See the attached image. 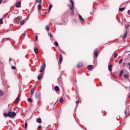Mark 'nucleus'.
Masks as SVG:
<instances>
[{
  "instance_id": "nucleus-29",
  "label": "nucleus",
  "mask_w": 130,
  "mask_h": 130,
  "mask_svg": "<svg viewBox=\"0 0 130 130\" xmlns=\"http://www.w3.org/2000/svg\"><path fill=\"white\" fill-rule=\"evenodd\" d=\"M3 18L0 19V24H4V21H3Z\"/></svg>"
},
{
  "instance_id": "nucleus-1",
  "label": "nucleus",
  "mask_w": 130,
  "mask_h": 130,
  "mask_svg": "<svg viewBox=\"0 0 130 130\" xmlns=\"http://www.w3.org/2000/svg\"><path fill=\"white\" fill-rule=\"evenodd\" d=\"M16 114L15 112L9 111L8 113H4V116H5V117H10V118H13V117L16 116Z\"/></svg>"
},
{
  "instance_id": "nucleus-13",
  "label": "nucleus",
  "mask_w": 130,
  "mask_h": 130,
  "mask_svg": "<svg viewBox=\"0 0 130 130\" xmlns=\"http://www.w3.org/2000/svg\"><path fill=\"white\" fill-rule=\"evenodd\" d=\"M108 70H109V72H111V71H112V64L109 65Z\"/></svg>"
},
{
  "instance_id": "nucleus-22",
  "label": "nucleus",
  "mask_w": 130,
  "mask_h": 130,
  "mask_svg": "<svg viewBox=\"0 0 130 130\" xmlns=\"http://www.w3.org/2000/svg\"><path fill=\"white\" fill-rule=\"evenodd\" d=\"M124 78H125V79H128L129 77H128V75L127 74H126V75H124L123 76Z\"/></svg>"
},
{
  "instance_id": "nucleus-31",
  "label": "nucleus",
  "mask_w": 130,
  "mask_h": 130,
  "mask_svg": "<svg viewBox=\"0 0 130 130\" xmlns=\"http://www.w3.org/2000/svg\"><path fill=\"white\" fill-rule=\"evenodd\" d=\"M46 30L47 31H48L49 30V26H48V25L46 26Z\"/></svg>"
},
{
  "instance_id": "nucleus-21",
  "label": "nucleus",
  "mask_w": 130,
  "mask_h": 130,
  "mask_svg": "<svg viewBox=\"0 0 130 130\" xmlns=\"http://www.w3.org/2000/svg\"><path fill=\"white\" fill-rule=\"evenodd\" d=\"M27 101H28V102H30V103L33 102V100L31 98L27 99Z\"/></svg>"
},
{
  "instance_id": "nucleus-46",
  "label": "nucleus",
  "mask_w": 130,
  "mask_h": 130,
  "mask_svg": "<svg viewBox=\"0 0 130 130\" xmlns=\"http://www.w3.org/2000/svg\"><path fill=\"white\" fill-rule=\"evenodd\" d=\"M6 39H7V40H11V39H10V38H6Z\"/></svg>"
},
{
  "instance_id": "nucleus-33",
  "label": "nucleus",
  "mask_w": 130,
  "mask_h": 130,
  "mask_svg": "<svg viewBox=\"0 0 130 130\" xmlns=\"http://www.w3.org/2000/svg\"><path fill=\"white\" fill-rule=\"evenodd\" d=\"M27 127H28V124L27 123V122H25V128L26 129Z\"/></svg>"
},
{
  "instance_id": "nucleus-45",
  "label": "nucleus",
  "mask_w": 130,
  "mask_h": 130,
  "mask_svg": "<svg viewBox=\"0 0 130 130\" xmlns=\"http://www.w3.org/2000/svg\"><path fill=\"white\" fill-rule=\"evenodd\" d=\"M129 13H130V10H128V11H127L128 15H129Z\"/></svg>"
},
{
  "instance_id": "nucleus-36",
  "label": "nucleus",
  "mask_w": 130,
  "mask_h": 130,
  "mask_svg": "<svg viewBox=\"0 0 130 130\" xmlns=\"http://www.w3.org/2000/svg\"><path fill=\"white\" fill-rule=\"evenodd\" d=\"M42 0H37V3H40V4H41L42 3Z\"/></svg>"
},
{
  "instance_id": "nucleus-5",
  "label": "nucleus",
  "mask_w": 130,
  "mask_h": 130,
  "mask_svg": "<svg viewBox=\"0 0 130 130\" xmlns=\"http://www.w3.org/2000/svg\"><path fill=\"white\" fill-rule=\"evenodd\" d=\"M97 52H98V49H95L94 51V55L95 57H98V55H97Z\"/></svg>"
},
{
  "instance_id": "nucleus-53",
  "label": "nucleus",
  "mask_w": 130,
  "mask_h": 130,
  "mask_svg": "<svg viewBox=\"0 0 130 130\" xmlns=\"http://www.w3.org/2000/svg\"><path fill=\"white\" fill-rule=\"evenodd\" d=\"M58 80H59V78H58Z\"/></svg>"
},
{
  "instance_id": "nucleus-44",
  "label": "nucleus",
  "mask_w": 130,
  "mask_h": 130,
  "mask_svg": "<svg viewBox=\"0 0 130 130\" xmlns=\"http://www.w3.org/2000/svg\"><path fill=\"white\" fill-rule=\"evenodd\" d=\"M48 127H49V128L50 127H51V125H50V124H49V125H48Z\"/></svg>"
},
{
  "instance_id": "nucleus-18",
  "label": "nucleus",
  "mask_w": 130,
  "mask_h": 130,
  "mask_svg": "<svg viewBox=\"0 0 130 130\" xmlns=\"http://www.w3.org/2000/svg\"><path fill=\"white\" fill-rule=\"evenodd\" d=\"M62 61V56H61V54H60V58H59V63H61Z\"/></svg>"
},
{
  "instance_id": "nucleus-40",
  "label": "nucleus",
  "mask_w": 130,
  "mask_h": 130,
  "mask_svg": "<svg viewBox=\"0 0 130 130\" xmlns=\"http://www.w3.org/2000/svg\"><path fill=\"white\" fill-rule=\"evenodd\" d=\"M38 40V36H36V40L35 41H37Z\"/></svg>"
},
{
  "instance_id": "nucleus-54",
  "label": "nucleus",
  "mask_w": 130,
  "mask_h": 130,
  "mask_svg": "<svg viewBox=\"0 0 130 130\" xmlns=\"http://www.w3.org/2000/svg\"><path fill=\"white\" fill-rule=\"evenodd\" d=\"M88 24H90V23H88Z\"/></svg>"
},
{
  "instance_id": "nucleus-30",
  "label": "nucleus",
  "mask_w": 130,
  "mask_h": 130,
  "mask_svg": "<svg viewBox=\"0 0 130 130\" xmlns=\"http://www.w3.org/2000/svg\"><path fill=\"white\" fill-rule=\"evenodd\" d=\"M20 24L21 25H24V24H25V23L24 22V20L21 21L20 22Z\"/></svg>"
},
{
  "instance_id": "nucleus-7",
  "label": "nucleus",
  "mask_w": 130,
  "mask_h": 130,
  "mask_svg": "<svg viewBox=\"0 0 130 130\" xmlns=\"http://www.w3.org/2000/svg\"><path fill=\"white\" fill-rule=\"evenodd\" d=\"M16 22H19L20 20H22V16H19L16 18Z\"/></svg>"
},
{
  "instance_id": "nucleus-37",
  "label": "nucleus",
  "mask_w": 130,
  "mask_h": 130,
  "mask_svg": "<svg viewBox=\"0 0 130 130\" xmlns=\"http://www.w3.org/2000/svg\"><path fill=\"white\" fill-rule=\"evenodd\" d=\"M114 58H116V57H117V54L115 53L114 55Z\"/></svg>"
},
{
  "instance_id": "nucleus-43",
  "label": "nucleus",
  "mask_w": 130,
  "mask_h": 130,
  "mask_svg": "<svg viewBox=\"0 0 130 130\" xmlns=\"http://www.w3.org/2000/svg\"><path fill=\"white\" fill-rule=\"evenodd\" d=\"M78 103H80V101L79 100L76 101V104H78Z\"/></svg>"
},
{
  "instance_id": "nucleus-17",
  "label": "nucleus",
  "mask_w": 130,
  "mask_h": 130,
  "mask_svg": "<svg viewBox=\"0 0 130 130\" xmlns=\"http://www.w3.org/2000/svg\"><path fill=\"white\" fill-rule=\"evenodd\" d=\"M43 75H42V74H40L38 76V80H41V78H43Z\"/></svg>"
},
{
  "instance_id": "nucleus-32",
  "label": "nucleus",
  "mask_w": 130,
  "mask_h": 130,
  "mask_svg": "<svg viewBox=\"0 0 130 130\" xmlns=\"http://www.w3.org/2000/svg\"><path fill=\"white\" fill-rule=\"evenodd\" d=\"M26 32H27V31H25L24 32V33H23V34H22V36H23L24 37H25L26 36Z\"/></svg>"
},
{
  "instance_id": "nucleus-42",
  "label": "nucleus",
  "mask_w": 130,
  "mask_h": 130,
  "mask_svg": "<svg viewBox=\"0 0 130 130\" xmlns=\"http://www.w3.org/2000/svg\"><path fill=\"white\" fill-rule=\"evenodd\" d=\"M38 128L41 129V125H39V126L38 127Z\"/></svg>"
},
{
  "instance_id": "nucleus-14",
  "label": "nucleus",
  "mask_w": 130,
  "mask_h": 130,
  "mask_svg": "<svg viewBox=\"0 0 130 130\" xmlns=\"http://www.w3.org/2000/svg\"><path fill=\"white\" fill-rule=\"evenodd\" d=\"M79 20L81 22L84 21V18H83V17H82V16L80 14H79Z\"/></svg>"
},
{
  "instance_id": "nucleus-4",
  "label": "nucleus",
  "mask_w": 130,
  "mask_h": 130,
  "mask_svg": "<svg viewBox=\"0 0 130 130\" xmlns=\"http://www.w3.org/2000/svg\"><path fill=\"white\" fill-rule=\"evenodd\" d=\"M20 98H21V96L20 95H18V96L16 98V100H15L14 103L16 104H18V103H19V102L20 101Z\"/></svg>"
},
{
  "instance_id": "nucleus-12",
  "label": "nucleus",
  "mask_w": 130,
  "mask_h": 130,
  "mask_svg": "<svg viewBox=\"0 0 130 130\" xmlns=\"http://www.w3.org/2000/svg\"><path fill=\"white\" fill-rule=\"evenodd\" d=\"M54 90L56 92H58V91H59V87L58 86H55L54 87Z\"/></svg>"
},
{
  "instance_id": "nucleus-39",
  "label": "nucleus",
  "mask_w": 130,
  "mask_h": 130,
  "mask_svg": "<svg viewBox=\"0 0 130 130\" xmlns=\"http://www.w3.org/2000/svg\"><path fill=\"white\" fill-rule=\"evenodd\" d=\"M12 70H16V67L14 66H12Z\"/></svg>"
},
{
  "instance_id": "nucleus-23",
  "label": "nucleus",
  "mask_w": 130,
  "mask_h": 130,
  "mask_svg": "<svg viewBox=\"0 0 130 130\" xmlns=\"http://www.w3.org/2000/svg\"><path fill=\"white\" fill-rule=\"evenodd\" d=\"M42 8V6H41V4H39V5H38V9L39 10H41Z\"/></svg>"
},
{
  "instance_id": "nucleus-27",
  "label": "nucleus",
  "mask_w": 130,
  "mask_h": 130,
  "mask_svg": "<svg viewBox=\"0 0 130 130\" xmlns=\"http://www.w3.org/2000/svg\"><path fill=\"white\" fill-rule=\"evenodd\" d=\"M54 45H55V46H58V43L56 41H55L54 43Z\"/></svg>"
},
{
  "instance_id": "nucleus-3",
  "label": "nucleus",
  "mask_w": 130,
  "mask_h": 130,
  "mask_svg": "<svg viewBox=\"0 0 130 130\" xmlns=\"http://www.w3.org/2000/svg\"><path fill=\"white\" fill-rule=\"evenodd\" d=\"M46 66V65L45 64V63H43L41 67V70H40L41 73H43V72H44V70H45Z\"/></svg>"
},
{
  "instance_id": "nucleus-10",
  "label": "nucleus",
  "mask_w": 130,
  "mask_h": 130,
  "mask_svg": "<svg viewBox=\"0 0 130 130\" xmlns=\"http://www.w3.org/2000/svg\"><path fill=\"white\" fill-rule=\"evenodd\" d=\"M34 51H35V54L36 55L38 54V48H37V47H36L34 48Z\"/></svg>"
},
{
  "instance_id": "nucleus-48",
  "label": "nucleus",
  "mask_w": 130,
  "mask_h": 130,
  "mask_svg": "<svg viewBox=\"0 0 130 130\" xmlns=\"http://www.w3.org/2000/svg\"><path fill=\"white\" fill-rule=\"evenodd\" d=\"M128 27H129V26L126 25V26H125V28H126V29H127V28H128Z\"/></svg>"
},
{
  "instance_id": "nucleus-8",
  "label": "nucleus",
  "mask_w": 130,
  "mask_h": 130,
  "mask_svg": "<svg viewBox=\"0 0 130 130\" xmlns=\"http://www.w3.org/2000/svg\"><path fill=\"white\" fill-rule=\"evenodd\" d=\"M35 91V89L34 88H31L30 90V96H32L34 94V92Z\"/></svg>"
},
{
  "instance_id": "nucleus-41",
  "label": "nucleus",
  "mask_w": 130,
  "mask_h": 130,
  "mask_svg": "<svg viewBox=\"0 0 130 130\" xmlns=\"http://www.w3.org/2000/svg\"><path fill=\"white\" fill-rule=\"evenodd\" d=\"M122 60H123V59H121L119 61V63H121V62H122Z\"/></svg>"
},
{
  "instance_id": "nucleus-52",
  "label": "nucleus",
  "mask_w": 130,
  "mask_h": 130,
  "mask_svg": "<svg viewBox=\"0 0 130 130\" xmlns=\"http://www.w3.org/2000/svg\"><path fill=\"white\" fill-rule=\"evenodd\" d=\"M75 82H77V80H75Z\"/></svg>"
},
{
  "instance_id": "nucleus-9",
  "label": "nucleus",
  "mask_w": 130,
  "mask_h": 130,
  "mask_svg": "<svg viewBox=\"0 0 130 130\" xmlns=\"http://www.w3.org/2000/svg\"><path fill=\"white\" fill-rule=\"evenodd\" d=\"M15 7L16 8H20L21 7V3L20 2H18L16 3Z\"/></svg>"
},
{
  "instance_id": "nucleus-15",
  "label": "nucleus",
  "mask_w": 130,
  "mask_h": 130,
  "mask_svg": "<svg viewBox=\"0 0 130 130\" xmlns=\"http://www.w3.org/2000/svg\"><path fill=\"white\" fill-rule=\"evenodd\" d=\"M81 67H83V62H79L77 64L78 68H81Z\"/></svg>"
},
{
  "instance_id": "nucleus-38",
  "label": "nucleus",
  "mask_w": 130,
  "mask_h": 130,
  "mask_svg": "<svg viewBox=\"0 0 130 130\" xmlns=\"http://www.w3.org/2000/svg\"><path fill=\"white\" fill-rule=\"evenodd\" d=\"M125 66H126V63L124 62L122 64V67H125Z\"/></svg>"
},
{
  "instance_id": "nucleus-2",
  "label": "nucleus",
  "mask_w": 130,
  "mask_h": 130,
  "mask_svg": "<svg viewBox=\"0 0 130 130\" xmlns=\"http://www.w3.org/2000/svg\"><path fill=\"white\" fill-rule=\"evenodd\" d=\"M70 3H71V4H69V7H71L70 8V9L71 10V16H73V15H74V1H73V0H71Z\"/></svg>"
},
{
  "instance_id": "nucleus-19",
  "label": "nucleus",
  "mask_w": 130,
  "mask_h": 130,
  "mask_svg": "<svg viewBox=\"0 0 130 130\" xmlns=\"http://www.w3.org/2000/svg\"><path fill=\"white\" fill-rule=\"evenodd\" d=\"M37 122L40 123L41 122V118H39L37 119Z\"/></svg>"
},
{
  "instance_id": "nucleus-24",
  "label": "nucleus",
  "mask_w": 130,
  "mask_h": 130,
  "mask_svg": "<svg viewBox=\"0 0 130 130\" xmlns=\"http://www.w3.org/2000/svg\"><path fill=\"white\" fill-rule=\"evenodd\" d=\"M119 11H120V12H123V11H124V8H120L119 9Z\"/></svg>"
},
{
  "instance_id": "nucleus-50",
  "label": "nucleus",
  "mask_w": 130,
  "mask_h": 130,
  "mask_svg": "<svg viewBox=\"0 0 130 130\" xmlns=\"http://www.w3.org/2000/svg\"><path fill=\"white\" fill-rule=\"evenodd\" d=\"M9 61H12V59L10 58L9 59Z\"/></svg>"
},
{
  "instance_id": "nucleus-35",
  "label": "nucleus",
  "mask_w": 130,
  "mask_h": 130,
  "mask_svg": "<svg viewBox=\"0 0 130 130\" xmlns=\"http://www.w3.org/2000/svg\"><path fill=\"white\" fill-rule=\"evenodd\" d=\"M49 36H50V38H53V37L52 36V35L51 34H49Z\"/></svg>"
},
{
  "instance_id": "nucleus-28",
  "label": "nucleus",
  "mask_w": 130,
  "mask_h": 130,
  "mask_svg": "<svg viewBox=\"0 0 130 130\" xmlns=\"http://www.w3.org/2000/svg\"><path fill=\"white\" fill-rule=\"evenodd\" d=\"M125 115L126 116V117H127V116H128V115H127V111H126V110H125Z\"/></svg>"
},
{
  "instance_id": "nucleus-6",
  "label": "nucleus",
  "mask_w": 130,
  "mask_h": 130,
  "mask_svg": "<svg viewBox=\"0 0 130 130\" xmlns=\"http://www.w3.org/2000/svg\"><path fill=\"white\" fill-rule=\"evenodd\" d=\"M127 36V31H125L124 33V35L122 37V39L123 41H124V39L125 38H126V36Z\"/></svg>"
},
{
  "instance_id": "nucleus-49",
  "label": "nucleus",
  "mask_w": 130,
  "mask_h": 130,
  "mask_svg": "<svg viewBox=\"0 0 130 130\" xmlns=\"http://www.w3.org/2000/svg\"><path fill=\"white\" fill-rule=\"evenodd\" d=\"M127 64H128V66H129L130 67V62H128L127 63Z\"/></svg>"
},
{
  "instance_id": "nucleus-47",
  "label": "nucleus",
  "mask_w": 130,
  "mask_h": 130,
  "mask_svg": "<svg viewBox=\"0 0 130 130\" xmlns=\"http://www.w3.org/2000/svg\"><path fill=\"white\" fill-rule=\"evenodd\" d=\"M3 3V0H0V5Z\"/></svg>"
},
{
  "instance_id": "nucleus-16",
  "label": "nucleus",
  "mask_w": 130,
  "mask_h": 130,
  "mask_svg": "<svg viewBox=\"0 0 130 130\" xmlns=\"http://www.w3.org/2000/svg\"><path fill=\"white\" fill-rule=\"evenodd\" d=\"M92 69H93V66L89 65L87 66V70H88L89 71H90V70H92Z\"/></svg>"
},
{
  "instance_id": "nucleus-20",
  "label": "nucleus",
  "mask_w": 130,
  "mask_h": 130,
  "mask_svg": "<svg viewBox=\"0 0 130 130\" xmlns=\"http://www.w3.org/2000/svg\"><path fill=\"white\" fill-rule=\"evenodd\" d=\"M122 75H123V70H121L119 76V77H122Z\"/></svg>"
},
{
  "instance_id": "nucleus-25",
  "label": "nucleus",
  "mask_w": 130,
  "mask_h": 130,
  "mask_svg": "<svg viewBox=\"0 0 130 130\" xmlns=\"http://www.w3.org/2000/svg\"><path fill=\"white\" fill-rule=\"evenodd\" d=\"M0 96H4V92L2 90H0Z\"/></svg>"
},
{
  "instance_id": "nucleus-51",
  "label": "nucleus",
  "mask_w": 130,
  "mask_h": 130,
  "mask_svg": "<svg viewBox=\"0 0 130 130\" xmlns=\"http://www.w3.org/2000/svg\"><path fill=\"white\" fill-rule=\"evenodd\" d=\"M55 104H56V102L54 103V105H55Z\"/></svg>"
},
{
  "instance_id": "nucleus-26",
  "label": "nucleus",
  "mask_w": 130,
  "mask_h": 130,
  "mask_svg": "<svg viewBox=\"0 0 130 130\" xmlns=\"http://www.w3.org/2000/svg\"><path fill=\"white\" fill-rule=\"evenodd\" d=\"M52 8V5H50L49 7V11H51V9Z\"/></svg>"
},
{
  "instance_id": "nucleus-34",
  "label": "nucleus",
  "mask_w": 130,
  "mask_h": 130,
  "mask_svg": "<svg viewBox=\"0 0 130 130\" xmlns=\"http://www.w3.org/2000/svg\"><path fill=\"white\" fill-rule=\"evenodd\" d=\"M59 102L61 103L62 101H63V99L62 98H60L59 100Z\"/></svg>"
},
{
  "instance_id": "nucleus-11",
  "label": "nucleus",
  "mask_w": 130,
  "mask_h": 130,
  "mask_svg": "<svg viewBox=\"0 0 130 130\" xmlns=\"http://www.w3.org/2000/svg\"><path fill=\"white\" fill-rule=\"evenodd\" d=\"M35 97L36 99H39V97H40V95H39V93H38V92H36Z\"/></svg>"
}]
</instances>
